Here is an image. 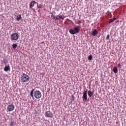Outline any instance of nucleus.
Masks as SVG:
<instances>
[{
  "mask_svg": "<svg viewBox=\"0 0 126 126\" xmlns=\"http://www.w3.org/2000/svg\"><path fill=\"white\" fill-rule=\"evenodd\" d=\"M34 90L35 89H32L31 92V96L32 97H34L36 99H40V97H42V94H41V92L39 91H36L34 93Z\"/></svg>",
  "mask_w": 126,
  "mask_h": 126,
  "instance_id": "f257e3e1",
  "label": "nucleus"
},
{
  "mask_svg": "<svg viewBox=\"0 0 126 126\" xmlns=\"http://www.w3.org/2000/svg\"><path fill=\"white\" fill-rule=\"evenodd\" d=\"M81 28V27L80 26H78L77 27H75L72 29H70L69 31V33L70 34H72V35H74L76 33H79L80 29Z\"/></svg>",
  "mask_w": 126,
  "mask_h": 126,
  "instance_id": "f03ea898",
  "label": "nucleus"
},
{
  "mask_svg": "<svg viewBox=\"0 0 126 126\" xmlns=\"http://www.w3.org/2000/svg\"><path fill=\"white\" fill-rule=\"evenodd\" d=\"M21 80L23 83L28 82L29 81V76L26 74H23L21 77Z\"/></svg>",
  "mask_w": 126,
  "mask_h": 126,
  "instance_id": "7ed1b4c3",
  "label": "nucleus"
},
{
  "mask_svg": "<svg viewBox=\"0 0 126 126\" xmlns=\"http://www.w3.org/2000/svg\"><path fill=\"white\" fill-rule=\"evenodd\" d=\"M19 38V35L17 33H13L11 34V39L13 41H17Z\"/></svg>",
  "mask_w": 126,
  "mask_h": 126,
  "instance_id": "20e7f679",
  "label": "nucleus"
},
{
  "mask_svg": "<svg viewBox=\"0 0 126 126\" xmlns=\"http://www.w3.org/2000/svg\"><path fill=\"white\" fill-rule=\"evenodd\" d=\"M15 107L13 104H9L7 107V110L8 112H12L14 110Z\"/></svg>",
  "mask_w": 126,
  "mask_h": 126,
  "instance_id": "39448f33",
  "label": "nucleus"
},
{
  "mask_svg": "<svg viewBox=\"0 0 126 126\" xmlns=\"http://www.w3.org/2000/svg\"><path fill=\"white\" fill-rule=\"evenodd\" d=\"M53 113L50 111H46L45 113V117L46 118H53Z\"/></svg>",
  "mask_w": 126,
  "mask_h": 126,
  "instance_id": "423d86ee",
  "label": "nucleus"
},
{
  "mask_svg": "<svg viewBox=\"0 0 126 126\" xmlns=\"http://www.w3.org/2000/svg\"><path fill=\"white\" fill-rule=\"evenodd\" d=\"M51 16L52 17V19L54 20H61V19L63 20L64 19L63 17H62V16L60 15H58L57 17H56L55 16H53L52 14Z\"/></svg>",
  "mask_w": 126,
  "mask_h": 126,
  "instance_id": "0eeeda50",
  "label": "nucleus"
},
{
  "mask_svg": "<svg viewBox=\"0 0 126 126\" xmlns=\"http://www.w3.org/2000/svg\"><path fill=\"white\" fill-rule=\"evenodd\" d=\"M83 101H87V91H84L83 94Z\"/></svg>",
  "mask_w": 126,
  "mask_h": 126,
  "instance_id": "6e6552de",
  "label": "nucleus"
},
{
  "mask_svg": "<svg viewBox=\"0 0 126 126\" xmlns=\"http://www.w3.org/2000/svg\"><path fill=\"white\" fill-rule=\"evenodd\" d=\"M98 34V31L97 30L94 29L93 32H91V35L93 36H96Z\"/></svg>",
  "mask_w": 126,
  "mask_h": 126,
  "instance_id": "1a4fd4ad",
  "label": "nucleus"
},
{
  "mask_svg": "<svg viewBox=\"0 0 126 126\" xmlns=\"http://www.w3.org/2000/svg\"><path fill=\"white\" fill-rule=\"evenodd\" d=\"M35 3H36V1L32 0L30 4V8H32L35 5Z\"/></svg>",
  "mask_w": 126,
  "mask_h": 126,
  "instance_id": "9d476101",
  "label": "nucleus"
},
{
  "mask_svg": "<svg viewBox=\"0 0 126 126\" xmlns=\"http://www.w3.org/2000/svg\"><path fill=\"white\" fill-rule=\"evenodd\" d=\"M94 94V93L93 92H92L91 91H88V95L89 97H91L92 96H93V94Z\"/></svg>",
  "mask_w": 126,
  "mask_h": 126,
  "instance_id": "9b49d317",
  "label": "nucleus"
},
{
  "mask_svg": "<svg viewBox=\"0 0 126 126\" xmlns=\"http://www.w3.org/2000/svg\"><path fill=\"white\" fill-rule=\"evenodd\" d=\"M10 70V66H6L4 68V71L5 72L8 71Z\"/></svg>",
  "mask_w": 126,
  "mask_h": 126,
  "instance_id": "f8f14e48",
  "label": "nucleus"
},
{
  "mask_svg": "<svg viewBox=\"0 0 126 126\" xmlns=\"http://www.w3.org/2000/svg\"><path fill=\"white\" fill-rule=\"evenodd\" d=\"M113 72H114V73H118V68H117V67H114L113 69Z\"/></svg>",
  "mask_w": 126,
  "mask_h": 126,
  "instance_id": "ddd939ff",
  "label": "nucleus"
},
{
  "mask_svg": "<svg viewBox=\"0 0 126 126\" xmlns=\"http://www.w3.org/2000/svg\"><path fill=\"white\" fill-rule=\"evenodd\" d=\"M115 20H117V18H113L111 19H110L109 23H113V22H114V21H115Z\"/></svg>",
  "mask_w": 126,
  "mask_h": 126,
  "instance_id": "4468645a",
  "label": "nucleus"
},
{
  "mask_svg": "<svg viewBox=\"0 0 126 126\" xmlns=\"http://www.w3.org/2000/svg\"><path fill=\"white\" fill-rule=\"evenodd\" d=\"M21 18H22L21 17V15H19L18 16H17V21H19V20H20L21 19Z\"/></svg>",
  "mask_w": 126,
  "mask_h": 126,
  "instance_id": "2eb2a0df",
  "label": "nucleus"
},
{
  "mask_svg": "<svg viewBox=\"0 0 126 126\" xmlns=\"http://www.w3.org/2000/svg\"><path fill=\"white\" fill-rule=\"evenodd\" d=\"M12 46L13 49H16V48H17V44H16V43L13 44Z\"/></svg>",
  "mask_w": 126,
  "mask_h": 126,
  "instance_id": "dca6fc26",
  "label": "nucleus"
},
{
  "mask_svg": "<svg viewBox=\"0 0 126 126\" xmlns=\"http://www.w3.org/2000/svg\"><path fill=\"white\" fill-rule=\"evenodd\" d=\"M37 8H43V5L42 4H37Z\"/></svg>",
  "mask_w": 126,
  "mask_h": 126,
  "instance_id": "f3484780",
  "label": "nucleus"
},
{
  "mask_svg": "<svg viewBox=\"0 0 126 126\" xmlns=\"http://www.w3.org/2000/svg\"><path fill=\"white\" fill-rule=\"evenodd\" d=\"M93 57L92 55H89L88 57L89 61H92Z\"/></svg>",
  "mask_w": 126,
  "mask_h": 126,
  "instance_id": "a211bd4d",
  "label": "nucleus"
},
{
  "mask_svg": "<svg viewBox=\"0 0 126 126\" xmlns=\"http://www.w3.org/2000/svg\"><path fill=\"white\" fill-rule=\"evenodd\" d=\"M106 40H109L110 39V35L108 34L106 37Z\"/></svg>",
  "mask_w": 126,
  "mask_h": 126,
  "instance_id": "6ab92c4d",
  "label": "nucleus"
},
{
  "mask_svg": "<svg viewBox=\"0 0 126 126\" xmlns=\"http://www.w3.org/2000/svg\"><path fill=\"white\" fill-rule=\"evenodd\" d=\"M75 99V98L74 97V96L72 95L71 97V100L72 101H74Z\"/></svg>",
  "mask_w": 126,
  "mask_h": 126,
  "instance_id": "aec40b11",
  "label": "nucleus"
},
{
  "mask_svg": "<svg viewBox=\"0 0 126 126\" xmlns=\"http://www.w3.org/2000/svg\"><path fill=\"white\" fill-rule=\"evenodd\" d=\"M76 24H81V21H78V22H75Z\"/></svg>",
  "mask_w": 126,
  "mask_h": 126,
  "instance_id": "412c9836",
  "label": "nucleus"
},
{
  "mask_svg": "<svg viewBox=\"0 0 126 126\" xmlns=\"http://www.w3.org/2000/svg\"><path fill=\"white\" fill-rule=\"evenodd\" d=\"M14 123H13V122H11L10 123V126H13V124H14Z\"/></svg>",
  "mask_w": 126,
  "mask_h": 126,
  "instance_id": "4be33fe9",
  "label": "nucleus"
},
{
  "mask_svg": "<svg viewBox=\"0 0 126 126\" xmlns=\"http://www.w3.org/2000/svg\"><path fill=\"white\" fill-rule=\"evenodd\" d=\"M3 62H4V63H3L4 64H6V62H5V59H4L3 60Z\"/></svg>",
  "mask_w": 126,
  "mask_h": 126,
  "instance_id": "5701e85b",
  "label": "nucleus"
},
{
  "mask_svg": "<svg viewBox=\"0 0 126 126\" xmlns=\"http://www.w3.org/2000/svg\"><path fill=\"white\" fill-rule=\"evenodd\" d=\"M118 67H121V63H118Z\"/></svg>",
  "mask_w": 126,
  "mask_h": 126,
  "instance_id": "b1692460",
  "label": "nucleus"
},
{
  "mask_svg": "<svg viewBox=\"0 0 126 126\" xmlns=\"http://www.w3.org/2000/svg\"><path fill=\"white\" fill-rule=\"evenodd\" d=\"M66 20H67L68 21H69L70 22H72V21L69 20V19H67Z\"/></svg>",
  "mask_w": 126,
  "mask_h": 126,
  "instance_id": "393cba45",
  "label": "nucleus"
},
{
  "mask_svg": "<svg viewBox=\"0 0 126 126\" xmlns=\"http://www.w3.org/2000/svg\"><path fill=\"white\" fill-rule=\"evenodd\" d=\"M107 14V15H111V12H108Z\"/></svg>",
  "mask_w": 126,
  "mask_h": 126,
  "instance_id": "a878e982",
  "label": "nucleus"
}]
</instances>
